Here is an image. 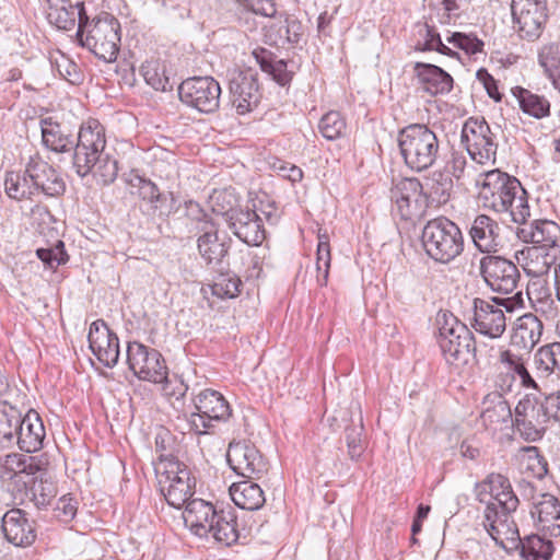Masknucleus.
Listing matches in <instances>:
<instances>
[{
    "label": "nucleus",
    "mask_w": 560,
    "mask_h": 560,
    "mask_svg": "<svg viewBox=\"0 0 560 560\" xmlns=\"http://www.w3.org/2000/svg\"><path fill=\"white\" fill-rule=\"evenodd\" d=\"M330 245L329 237L326 232L318 234V244L316 250V271H317V283L320 287H325L328 281L329 269H330Z\"/></svg>",
    "instance_id": "obj_49"
},
{
    "label": "nucleus",
    "mask_w": 560,
    "mask_h": 560,
    "mask_svg": "<svg viewBox=\"0 0 560 560\" xmlns=\"http://www.w3.org/2000/svg\"><path fill=\"white\" fill-rule=\"evenodd\" d=\"M538 63L545 73L560 69V43L544 45L538 52Z\"/></svg>",
    "instance_id": "obj_54"
},
{
    "label": "nucleus",
    "mask_w": 560,
    "mask_h": 560,
    "mask_svg": "<svg viewBox=\"0 0 560 560\" xmlns=\"http://www.w3.org/2000/svg\"><path fill=\"white\" fill-rule=\"evenodd\" d=\"M229 90L232 105L237 114L245 115L257 107L260 92L257 79L252 71L234 70L230 74Z\"/></svg>",
    "instance_id": "obj_19"
},
{
    "label": "nucleus",
    "mask_w": 560,
    "mask_h": 560,
    "mask_svg": "<svg viewBox=\"0 0 560 560\" xmlns=\"http://www.w3.org/2000/svg\"><path fill=\"white\" fill-rule=\"evenodd\" d=\"M480 275L494 292L514 294L521 280L518 267L502 256L486 255L480 259Z\"/></svg>",
    "instance_id": "obj_16"
},
{
    "label": "nucleus",
    "mask_w": 560,
    "mask_h": 560,
    "mask_svg": "<svg viewBox=\"0 0 560 560\" xmlns=\"http://www.w3.org/2000/svg\"><path fill=\"white\" fill-rule=\"evenodd\" d=\"M476 78L483 85L489 97L495 102H500L502 100V94L498 89V82L487 69L480 68L476 73Z\"/></svg>",
    "instance_id": "obj_60"
},
{
    "label": "nucleus",
    "mask_w": 560,
    "mask_h": 560,
    "mask_svg": "<svg viewBox=\"0 0 560 560\" xmlns=\"http://www.w3.org/2000/svg\"><path fill=\"white\" fill-rule=\"evenodd\" d=\"M347 124L339 112L330 110L325 114L318 124L319 132L327 140H336L346 132Z\"/></svg>",
    "instance_id": "obj_51"
},
{
    "label": "nucleus",
    "mask_w": 560,
    "mask_h": 560,
    "mask_svg": "<svg viewBox=\"0 0 560 560\" xmlns=\"http://www.w3.org/2000/svg\"><path fill=\"white\" fill-rule=\"evenodd\" d=\"M520 504V500L513 491V488L497 494L490 499L482 513V526L495 544H506L509 547H515L516 523L514 513Z\"/></svg>",
    "instance_id": "obj_7"
},
{
    "label": "nucleus",
    "mask_w": 560,
    "mask_h": 560,
    "mask_svg": "<svg viewBox=\"0 0 560 560\" xmlns=\"http://www.w3.org/2000/svg\"><path fill=\"white\" fill-rule=\"evenodd\" d=\"M245 10L255 14L272 18L277 10L273 0H236Z\"/></svg>",
    "instance_id": "obj_58"
},
{
    "label": "nucleus",
    "mask_w": 560,
    "mask_h": 560,
    "mask_svg": "<svg viewBox=\"0 0 560 560\" xmlns=\"http://www.w3.org/2000/svg\"><path fill=\"white\" fill-rule=\"evenodd\" d=\"M23 411L7 400L0 401V441L11 443L21 428Z\"/></svg>",
    "instance_id": "obj_45"
},
{
    "label": "nucleus",
    "mask_w": 560,
    "mask_h": 560,
    "mask_svg": "<svg viewBox=\"0 0 560 560\" xmlns=\"http://www.w3.org/2000/svg\"><path fill=\"white\" fill-rule=\"evenodd\" d=\"M226 460L237 475L247 478H260L267 471V462L258 448L248 441L231 442Z\"/></svg>",
    "instance_id": "obj_18"
},
{
    "label": "nucleus",
    "mask_w": 560,
    "mask_h": 560,
    "mask_svg": "<svg viewBox=\"0 0 560 560\" xmlns=\"http://www.w3.org/2000/svg\"><path fill=\"white\" fill-rule=\"evenodd\" d=\"M479 200L486 210L502 215L505 222L524 223L530 215L527 194L520 180L500 170L482 174Z\"/></svg>",
    "instance_id": "obj_2"
},
{
    "label": "nucleus",
    "mask_w": 560,
    "mask_h": 560,
    "mask_svg": "<svg viewBox=\"0 0 560 560\" xmlns=\"http://www.w3.org/2000/svg\"><path fill=\"white\" fill-rule=\"evenodd\" d=\"M423 189L425 197L439 205L446 203L453 191V178L445 170H436L424 178Z\"/></svg>",
    "instance_id": "obj_42"
},
{
    "label": "nucleus",
    "mask_w": 560,
    "mask_h": 560,
    "mask_svg": "<svg viewBox=\"0 0 560 560\" xmlns=\"http://www.w3.org/2000/svg\"><path fill=\"white\" fill-rule=\"evenodd\" d=\"M33 501L37 508H44L51 503L57 494V488L51 480L44 479L34 481L32 488Z\"/></svg>",
    "instance_id": "obj_53"
},
{
    "label": "nucleus",
    "mask_w": 560,
    "mask_h": 560,
    "mask_svg": "<svg viewBox=\"0 0 560 560\" xmlns=\"http://www.w3.org/2000/svg\"><path fill=\"white\" fill-rule=\"evenodd\" d=\"M179 100L200 113H214L220 106L221 86L212 77H194L178 86Z\"/></svg>",
    "instance_id": "obj_15"
},
{
    "label": "nucleus",
    "mask_w": 560,
    "mask_h": 560,
    "mask_svg": "<svg viewBox=\"0 0 560 560\" xmlns=\"http://www.w3.org/2000/svg\"><path fill=\"white\" fill-rule=\"evenodd\" d=\"M2 530L5 539L16 547L31 546L36 539L34 522L20 509H12L3 515Z\"/></svg>",
    "instance_id": "obj_23"
},
{
    "label": "nucleus",
    "mask_w": 560,
    "mask_h": 560,
    "mask_svg": "<svg viewBox=\"0 0 560 560\" xmlns=\"http://www.w3.org/2000/svg\"><path fill=\"white\" fill-rule=\"evenodd\" d=\"M466 166H467L466 156L460 152H453L450 161L446 164L445 171L448 172V174L452 177H455L456 179H460L464 176Z\"/></svg>",
    "instance_id": "obj_62"
},
{
    "label": "nucleus",
    "mask_w": 560,
    "mask_h": 560,
    "mask_svg": "<svg viewBox=\"0 0 560 560\" xmlns=\"http://www.w3.org/2000/svg\"><path fill=\"white\" fill-rule=\"evenodd\" d=\"M241 284L236 276L221 273L211 285V292L220 299H233L238 295Z\"/></svg>",
    "instance_id": "obj_52"
},
{
    "label": "nucleus",
    "mask_w": 560,
    "mask_h": 560,
    "mask_svg": "<svg viewBox=\"0 0 560 560\" xmlns=\"http://www.w3.org/2000/svg\"><path fill=\"white\" fill-rule=\"evenodd\" d=\"M487 480L490 490V499L512 488L509 478L502 474L491 472L487 476Z\"/></svg>",
    "instance_id": "obj_61"
},
{
    "label": "nucleus",
    "mask_w": 560,
    "mask_h": 560,
    "mask_svg": "<svg viewBox=\"0 0 560 560\" xmlns=\"http://www.w3.org/2000/svg\"><path fill=\"white\" fill-rule=\"evenodd\" d=\"M363 424L360 421L359 424L347 427L345 430V439L348 446V454L351 459H359L364 451L363 440Z\"/></svg>",
    "instance_id": "obj_55"
},
{
    "label": "nucleus",
    "mask_w": 560,
    "mask_h": 560,
    "mask_svg": "<svg viewBox=\"0 0 560 560\" xmlns=\"http://www.w3.org/2000/svg\"><path fill=\"white\" fill-rule=\"evenodd\" d=\"M492 302L493 304L483 300L475 301L472 327L477 332L494 339L501 337L506 328V317L501 307L511 313L521 307L524 300L520 291L512 296L493 298Z\"/></svg>",
    "instance_id": "obj_9"
},
{
    "label": "nucleus",
    "mask_w": 560,
    "mask_h": 560,
    "mask_svg": "<svg viewBox=\"0 0 560 560\" xmlns=\"http://www.w3.org/2000/svg\"><path fill=\"white\" fill-rule=\"evenodd\" d=\"M89 347L97 360L106 368H113L119 359V339L103 319L90 325Z\"/></svg>",
    "instance_id": "obj_20"
},
{
    "label": "nucleus",
    "mask_w": 560,
    "mask_h": 560,
    "mask_svg": "<svg viewBox=\"0 0 560 560\" xmlns=\"http://www.w3.org/2000/svg\"><path fill=\"white\" fill-rule=\"evenodd\" d=\"M56 67L59 74L68 82L75 84L81 80V72L72 60L66 56H61L60 60H56Z\"/></svg>",
    "instance_id": "obj_59"
},
{
    "label": "nucleus",
    "mask_w": 560,
    "mask_h": 560,
    "mask_svg": "<svg viewBox=\"0 0 560 560\" xmlns=\"http://www.w3.org/2000/svg\"><path fill=\"white\" fill-rule=\"evenodd\" d=\"M127 363L139 380L155 384L167 381L168 370L165 360L156 349L138 341L129 342Z\"/></svg>",
    "instance_id": "obj_14"
},
{
    "label": "nucleus",
    "mask_w": 560,
    "mask_h": 560,
    "mask_svg": "<svg viewBox=\"0 0 560 560\" xmlns=\"http://www.w3.org/2000/svg\"><path fill=\"white\" fill-rule=\"evenodd\" d=\"M131 188H136V194L150 205V209L159 217H168L174 211V196L172 192H161L159 187L150 179L139 175L132 176L128 180Z\"/></svg>",
    "instance_id": "obj_26"
},
{
    "label": "nucleus",
    "mask_w": 560,
    "mask_h": 560,
    "mask_svg": "<svg viewBox=\"0 0 560 560\" xmlns=\"http://www.w3.org/2000/svg\"><path fill=\"white\" fill-rule=\"evenodd\" d=\"M209 228H203V233L198 237L197 246L200 256L207 265H220L229 253V244L224 238H220L215 225L208 223Z\"/></svg>",
    "instance_id": "obj_33"
},
{
    "label": "nucleus",
    "mask_w": 560,
    "mask_h": 560,
    "mask_svg": "<svg viewBox=\"0 0 560 560\" xmlns=\"http://www.w3.org/2000/svg\"><path fill=\"white\" fill-rule=\"evenodd\" d=\"M421 241L427 255L441 264H448L464 250V236L456 223L446 217L427 222Z\"/></svg>",
    "instance_id": "obj_6"
},
{
    "label": "nucleus",
    "mask_w": 560,
    "mask_h": 560,
    "mask_svg": "<svg viewBox=\"0 0 560 560\" xmlns=\"http://www.w3.org/2000/svg\"><path fill=\"white\" fill-rule=\"evenodd\" d=\"M140 71L145 82L154 90L166 91L168 78L165 74V66L159 59L147 60Z\"/></svg>",
    "instance_id": "obj_50"
},
{
    "label": "nucleus",
    "mask_w": 560,
    "mask_h": 560,
    "mask_svg": "<svg viewBox=\"0 0 560 560\" xmlns=\"http://www.w3.org/2000/svg\"><path fill=\"white\" fill-rule=\"evenodd\" d=\"M26 174L35 186V194L40 191L48 197H58L66 190V183L59 173L39 158H31Z\"/></svg>",
    "instance_id": "obj_22"
},
{
    "label": "nucleus",
    "mask_w": 560,
    "mask_h": 560,
    "mask_svg": "<svg viewBox=\"0 0 560 560\" xmlns=\"http://www.w3.org/2000/svg\"><path fill=\"white\" fill-rule=\"evenodd\" d=\"M499 361L506 368L509 372H512L520 378L521 384L524 387L538 390V385L527 370L521 355L512 352L511 350H503L500 352Z\"/></svg>",
    "instance_id": "obj_47"
},
{
    "label": "nucleus",
    "mask_w": 560,
    "mask_h": 560,
    "mask_svg": "<svg viewBox=\"0 0 560 560\" xmlns=\"http://www.w3.org/2000/svg\"><path fill=\"white\" fill-rule=\"evenodd\" d=\"M532 500L530 515L538 526L550 536H560V501L550 493H538Z\"/></svg>",
    "instance_id": "obj_25"
},
{
    "label": "nucleus",
    "mask_w": 560,
    "mask_h": 560,
    "mask_svg": "<svg viewBox=\"0 0 560 560\" xmlns=\"http://www.w3.org/2000/svg\"><path fill=\"white\" fill-rule=\"evenodd\" d=\"M270 37L277 43L296 44L304 34L303 24L293 16H285L272 22L269 26Z\"/></svg>",
    "instance_id": "obj_44"
},
{
    "label": "nucleus",
    "mask_w": 560,
    "mask_h": 560,
    "mask_svg": "<svg viewBox=\"0 0 560 560\" xmlns=\"http://www.w3.org/2000/svg\"><path fill=\"white\" fill-rule=\"evenodd\" d=\"M211 525L209 537L213 538L215 542L229 547L238 541L237 517L233 510L218 511Z\"/></svg>",
    "instance_id": "obj_35"
},
{
    "label": "nucleus",
    "mask_w": 560,
    "mask_h": 560,
    "mask_svg": "<svg viewBox=\"0 0 560 560\" xmlns=\"http://www.w3.org/2000/svg\"><path fill=\"white\" fill-rule=\"evenodd\" d=\"M36 255L49 268H57L68 260L65 244L61 241H58L54 247L38 248Z\"/></svg>",
    "instance_id": "obj_57"
},
{
    "label": "nucleus",
    "mask_w": 560,
    "mask_h": 560,
    "mask_svg": "<svg viewBox=\"0 0 560 560\" xmlns=\"http://www.w3.org/2000/svg\"><path fill=\"white\" fill-rule=\"evenodd\" d=\"M237 201L234 191L230 189L214 191L210 197L212 212L222 215L226 223L230 222L231 217L243 209L237 207Z\"/></svg>",
    "instance_id": "obj_48"
},
{
    "label": "nucleus",
    "mask_w": 560,
    "mask_h": 560,
    "mask_svg": "<svg viewBox=\"0 0 560 560\" xmlns=\"http://www.w3.org/2000/svg\"><path fill=\"white\" fill-rule=\"evenodd\" d=\"M397 141L405 164L415 172L430 168L440 156L439 137L424 124L404 127Z\"/></svg>",
    "instance_id": "obj_3"
},
{
    "label": "nucleus",
    "mask_w": 560,
    "mask_h": 560,
    "mask_svg": "<svg viewBox=\"0 0 560 560\" xmlns=\"http://www.w3.org/2000/svg\"><path fill=\"white\" fill-rule=\"evenodd\" d=\"M218 511L210 503L202 499L190 500L183 512V520L185 526L189 530L200 537L209 538V532L212 528L211 524L215 518Z\"/></svg>",
    "instance_id": "obj_27"
},
{
    "label": "nucleus",
    "mask_w": 560,
    "mask_h": 560,
    "mask_svg": "<svg viewBox=\"0 0 560 560\" xmlns=\"http://www.w3.org/2000/svg\"><path fill=\"white\" fill-rule=\"evenodd\" d=\"M168 486L162 489L166 502L176 509H180L189 502L194 494L195 478L188 467L179 462L171 464L166 471Z\"/></svg>",
    "instance_id": "obj_21"
},
{
    "label": "nucleus",
    "mask_w": 560,
    "mask_h": 560,
    "mask_svg": "<svg viewBox=\"0 0 560 560\" xmlns=\"http://www.w3.org/2000/svg\"><path fill=\"white\" fill-rule=\"evenodd\" d=\"M446 40L454 47L459 48L469 55L480 52L483 48V42L472 34L455 32L452 33Z\"/></svg>",
    "instance_id": "obj_56"
},
{
    "label": "nucleus",
    "mask_w": 560,
    "mask_h": 560,
    "mask_svg": "<svg viewBox=\"0 0 560 560\" xmlns=\"http://www.w3.org/2000/svg\"><path fill=\"white\" fill-rule=\"evenodd\" d=\"M518 468L528 476L542 479L548 474V463L537 446L520 447L515 454Z\"/></svg>",
    "instance_id": "obj_43"
},
{
    "label": "nucleus",
    "mask_w": 560,
    "mask_h": 560,
    "mask_svg": "<svg viewBox=\"0 0 560 560\" xmlns=\"http://www.w3.org/2000/svg\"><path fill=\"white\" fill-rule=\"evenodd\" d=\"M550 419L546 398L537 394L525 395L514 410V428L528 442H536L544 436Z\"/></svg>",
    "instance_id": "obj_10"
},
{
    "label": "nucleus",
    "mask_w": 560,
    "mask_h": 560,
    "mask_svg": "<svg viewBox=\"0 0 560 560\" xmlns=\"http://www.w3.org/2000/svg\"><path fill=\"white\" fill-rule=\"evenodd\" d=\"M20 423L21 428L18 429L16 436L13 439L19 448L26 453L39 451L43 447L46 431L38 412L30 409Z\"/></svg>",
    "instance_id": "obj_29"
},
{
    "label": "nucleus",
    "mask_w": 560,
    "mask_h": 560,
    "mask_svg": "<svg viewBox=\"0 0 560 560\" xmlns=\"http://www.w3.org/2000/svg\"><path fill=\"white\" fill-rule=\"evenodd\" d=\"M515 547L510 548L509 541L505 544H495L506 552L520 550V555L524 560H550L553 555V546L550 540H545L538 535L527 536L521 539L518 528L516 527Z\"/></svg>",
    "instance_id": "obj_32"
},
{
    "label": "nucleus",
    "mask_w": 560,
    "mask_h": 560,
    "mask_svg": "<svg viewBox=\"0 0 560 560\" xmlns=\"http://www.w3.org/2000/svg\"><path fill=\"white\" fill-rule=\"evenodd\" d=\"M77 38L82 47L88 48L98 59L112 62L116 60L119 51L120 24L109 13L92 20L88 16L79 24Z\"/></svg>",
    "instance_id": "obj_4"
},
{
    "label": "nucleus",
    "mask_w": 560,
    "mask_h": 560,
    "mask_svg": "<svg viewBox=\"0 0 560 560\" xmlns=\"http://www.w3.org/2000/svg\"><path fill=\"white\" fill-rule=\"evenodd\" d=\"M511 92L524 114L536 119H542L550 115V102L545 96L533 93L523 86H514Z\"/></svg>",
    "instance_id": "obj_40"
},
{
    "label": "nucleus",
    "mask_w": 560,
    "mask_h": 560,
    "mask_svg": "<svg viewBox=\"0 0 560 560\" xmlns=\"http://www.w3.org/2000/svg\"><path fill=\"white\" fill-rule=\"evenodd\" d=\"M534 369L538 378L555 374L560 377V342L541 347L534 355Z\"/></svg>",
    "instance_id": "obj_41"
},
{
    "label": "nucleus",
    "mask_w": 560,
    "mask_h": 560,
    "mask_svg": "<svg viewBox=\"0 0 560 560\" xmlns=\"http://www.w3.org/2000/svg\"><path fill=\"white\" fill-rule=\"evenodd\" d=\"M460 140L476 163H495L498 142L485 118H468L463 126Z\"/></svg>",
    "instance_id": "obj_12"
},
{
    "label": "nucleus",
    "mask_w": 560,
    "mask_h": 560,
    "mask_svg": "<svg viewBox=\"0 0 560 560\" xmlns=\"http://www.w3.org/2000/svg\"><path fill=\"white\" fill-rule=\"evenodd\" d=\"M483 405L486 406L481 412L482 423L487 428H494L501 423H512L514 425V416L509 402L498 393L488 395Z\"/></svg>",
    "instance_id": "obj_38"
},
{
    "label": "nucleus",
    "mask_w": 560,
    "mask_h": 560,
    "mask_svg": "<svg viewBox=\"0 0 560 560\" xmlns=\"http://www.w3.org/2000/svg\"><path fill=\"white\" fill-rule=\"evenodd\" d=\"M104 126L96 119L84 121L73 143L72 165L80 177L93 175L101 186H108L118 175L117 160L106 150Z\"/></svg>",
    "instance_id": "obj_1"
},
{
    "label": "nucleus",
    "mask_w": 560,
    "mask_h": 560,
    "mask_svg": "<svg viewBox=\"0 0 560 560\" xmlns=\"http://www.w3.org/2000/svg\"><path fill=\"white\" fill-rule=\"evenodd\" d=\"M516 235L524 243H532L535 246L527 249L528 256L542 257V266L535 272L542 275L557 262L560 257V226L549 220H537L529 224L518 223Z\"/></svg>",
    "instance_id": "obj_8"
},
{
    "label": "nucleus",
    "mask_w": 560,
    "mask_h": 560,
    "mask_svg": "<svg viewBox=\"0 0 560 560\" xmlns=\"http://www.w3.org/2000/svg\"><path fill=\"white\" fill-rule=\"evenodd\" d=\"M5 194L15 200L31 199L35 195V186L26 174L20 172H8L4 178Z\"/></svg>",
    "instance_id": "obj_46"
},
{
    "label": "nucleus",
    "mask_w": 560,
    "mask_h": 560,
    "mask_svg": "<svg viewBox=\"0 0 560 560\" xmlns=\"http://www.w3.org/2000/svg\"><path fill=\"white\" fill-rule=\"evenodd\" d=\"M228 225L233 234L247 245L259 246L266 237L260 217L256 210L248 207L231 217Z\"/></svg>",
    "instance_id": "obj_24"
},
{
    "label": "nucleus",
    "mask_w": 560,
    "mask_h": 560,
    "mask_svg": "<svg viewBox=\"0 0 560 560\" xmlns=\"http://www.w3.org/2000/svg\"><path fill=\"white\" fill-rule=\"evenodd\" d=\"M416 30V44L415 50L417 51H438L448 57H458V54L446 46L436 32L434 26L428 23L418 22L415 25Z\"/></svg>",
    "instance_id": "obj_39"
},
{
    "label": "nucleus",
    "mask_w": 560,
    "mask_h": 560,
    "mask_svg": "<svg viewBox=\"0 0 560 560\" xmlns=\"http://www.w3.org/2000/svg\"><path fill=\"white\" fill-rule=\"evenodd\" d=\"M267 73L280 85H285L292 80V72L288 71L287 62L282 59H276Z\"/></svg>",
    "instance_id": "obj_63"
},
{
    "label": "nucleus",
    "mask_w": 560,
    "mask_h": 560,
    "mask_svg": "<svg viewBox=\"0 0 560 560\" xmlns=\"http://www.w3.org/2000/svg\"><path fill=\"white\" fill-rule=\"evenodd\" d=\"M469 236L474 246L482 254L497 252L500 243V226L487 214H478L469 228Z\"/></svg>",
    "instance_id": "obj_30"
},
{
    "label": "nucleus",
    "mask_w": 560,
    "mask_h": 560,
    "mask_svg": "<svg viewBox=\"0 0 560 560\" xmlns=\"http://www.w3.org/2000/svg\"><path fill=\"white\" fill-rule=\"evenodd\" d=\"M512 27L521 39L537 40L548 21L547 0H512Z\"/></svg>",
    "instance_id": "obj_11"
},
{
    "label": "nucleus",
    "mask_w": 560,
    "mask_h": 560,
    "mask_svg": "<svg viewBox=\"0 0 560 560\" xmlns=\"http://www.w3.org/2000/svg\"><path fill=\"white\" fill-rule=\"evenodd\" d=\"M86 18L85 7L81 1L70 3L61 0L59 4H51L47 13L49 23L62 31L73 30L75 25L79 26L81 20L84 22Z\"/></svg>",
    "instance_id": "obj_31"
},
{
    "label": "nucleus",
    "mask_w": 560,
    "mask_h": 560,
    "mask_svg": "<svg viewBox=\"0 0 560 560\" xmlns=\"http://www.w3.org/2000/svg\"><path fill=\"white\" fill-rule=\"evenodd\" d=\"M56 511L58 512L57 515L59 517H62L63 521L68 522L75 516L77 502L72 498L63 495L58 500Z\"/></svg>",
    "instance_id": "obj_64"
},
{
    "label": "nucleus",
    "mask_w": 560,
    "mask_h": 560,
    "mask_svg": "<svg viewBox=\"0 0 560 560\" xmlns=\"http://www.w3.org/2000/svg\"><path fill=\"white\" fill-rule=\"evenodd\" d=\"M413 73L419 88L431 96L447 94L453 89L452 75L435 65L416 62Z\"/></svg>",
    "instance_id": "obj_28"
},
{
    "label": "nucleus",
    "mask_w": 560,
    "mask_h": 560,
    "mask_svg": "<svg viewBox=\"0 0 560 560\" xmlns=\"http://www.w3.org/2000/svg\"><path fill=\"white\" fill-rule=\"evenodd\" d=\"M42 141L50 151L57 153L72 152L74 140L59 122L51 118L40 120Z\"/></svg>",
    "instance_id": "obj_36"
},
{
    "label": "nucleus",
    "mask_w": 560,
    "mask_h": 560,
    "mask_svg": "<svg viewBox=\"0 0 560 560\" xmlns=\"http://www.w3.org/2000/svg\"><path fill=\"white\" fill-rule=\"evenodd\" d=\"M438 342L445 361L456 368L468 364L476 357V341L471 330L451 313L438 317Z\"/></svg>",
    "instance_id": "obj_5"
},
{
    "label": "nucleus",
    "mask_w": 560,
    "mask_h": 560,
    "mask_svg": "<svg viewBox=\"0 0 560 560\" xmlns=\"http://www.w3.org/2000/svg\"><path fill=\"white\" fill-rule=\"evenodd\" d=\"M390 200L395 213L402 220H411L423 212L427 197L418 178H402L390 189Z\"/></svg>",
    "instance_id": "obj_17"
},
{
    "label": "nucleus",
    "mask_w": 560,
    "mask_h": 560,
    "mask_svg": "<svg viewBox=\"0 0 560 560\" xmlns=\"http://www.w3.org/2000/svg\"><path fill=\"white\" fill-rule=\"evenodd\" d=\"M233 502L243 510L257 511L266 502L261 487L250 480L235 482L230 487Z\"/></svg>",
    "instance_id": "obj_37"
},
{
    "label": "nucleus",
    "mask_w": 560,
    "mask_h": 560,
    "mask_svg": "<svg viewBox=\"0 0 560 560\" xmlns=\"http://www.w3.org/2000/svg\"><path fill=\"white\" fill-rule=\"evenodd\" d=\"M195 412L188 419L190 430L205 434L213 427L212 421H225L231 408L223 395L213 389H205L194 398Z\"/></svg>",
    "instance_id": "obj_13"
},
{
    "label": "nucleus",
    "mask_w": 560,
    "mask_h": 560,
    "mask_svg": "<svg viewBox=\"0 0 560 560\" xmlns=\"http://www.w3.org/2000/svg\"><path fill=\"white\" fill-rule=\"evenodd\" d=\"M542 328V323L536 315L532 313L522 315L516 322L511 338L512 345L530 351L539 342Z\"/></svg>",
    "instance_id": "obj_34"
}]
</instances>
